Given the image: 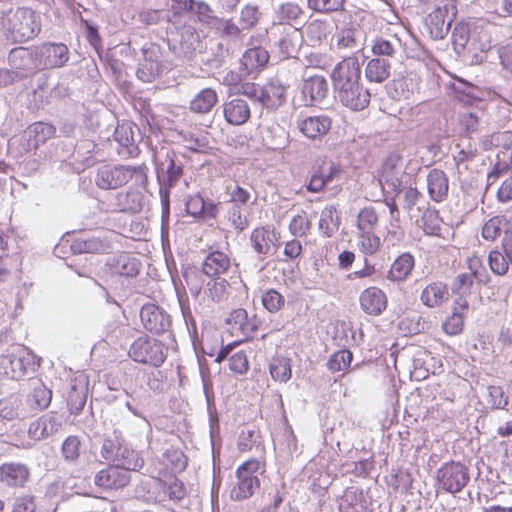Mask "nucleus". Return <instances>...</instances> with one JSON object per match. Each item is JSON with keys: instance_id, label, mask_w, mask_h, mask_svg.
<instances>
[{"instance_id": "obj_1", "label": "nucleus", "mask_w": 512, "mask_h": 512, "mask_svg": "<svg viewBox=\"0 0 512 512\" xmlns=\"http://www.w3.org/2000/svg\"><path fill=\"white\" fill-rule=\"evenodd\" d=\"M147 167L145 165L139 166H125V165H104L97 171L95 177L96 185L101 189H117L133 182L135 187H146L148 182Z\"/></svg>"}, {"instance_id": "obj_2", "label": "nucleus", "mask_w": 512, "mask_h": 512, "mask_svg": "<svg viewBox=\"0 0 512 512\" xmlns=\"http://www.w3.org/2000/svg\"><path fill=\"white\" fill-rule=\"evenodd\" d=\"M265 472V464L256 459H250L236 470V482L231 490L233 500L250 498L260 487L259 476Z\"/></svg>"}, {"instance_id": "obj_3", "label": "nucleus", "mask_w": 512, "mask_h": 512, "mask_svg": "<svg viewBox=\"0 0 512 512\" xmlns=\"http://www.w3.org/2000/svg\"><path fill=\"white\" fill-rule=\"evenodd\" d=\"M129 356L136 362L159 367L166 359V349L157 339L142 336L131 344Z\"/></svg>"}, {"instance_id": "obj_4", "label": "nucleus", "mask_w": 512, "mask_h": 512, "mask_svg": "<svg viewBox=\"0 0 512 512\" xmlns=\"http://www.w3.org/2000/svg\"><path fill=\"white\" fill-rule=\"evenodd\" d=\"M361 73V64L356 55L343 58L330 73L333 91L361 81Z\"/></svg>"}, {"instance_id": "obj_5", "label": "nucleus", "mask_w": 512, "mask_h": 512, "mask_svg": "<svg viewBox=\"0 0 512 512\" xmlns=\"http://www.w3.org/2000/svg\"><path fill=\"white\" fill-rule=\"evenodd\" d=\"M437 479L445 491L458 493L469 481L468 470L460 462L446 463L437 471Z\"/></svg>"}, {"instance_id": "obj_6", "label": "nucleus", "mask_w": 512, "mask_h": 512, "mask_svg": "<svg viewBox=\"0 0 512 512\" xmlns=\"http://www.w3.org/2000/svg\"><path fill=\"white\" fill-rule=\"evenodd\" d=\"M69 59V50L62 43H46L35 52L34 68L47 69L64 66Z\"/></svg>"}, {"instance_id": "obj_7", "label": "nucleus", "mask_w": 512, "mask_h": 512, "mask_svg": "<svg viewBox=\"0 0 512 512\" xmlns=\"http://www.w3.org/2000/svg\"><path fill=\"white\" fill-rule=\"evenodd\" d=\"M333 92L335 99L352 111H362L370 103V91L364 87L362 81L336 89Z\"/></svg>"}, {"instance_id": "obj_8", "label": "nucleus", "mask_w": 512, "mask_h": 512, "mask_svg": "<svg viewBox=\"0 0 512 512\" xmlns=\"http://www.w3.org/2000/svg\"><path fill=\"white\" fill-rule=\"evenodd\" d=\"M143 60L139 63L137 77L146 83L154 81L162 72V53L155 44L146 45L143 50Z\"/></svg>"}, {"instance_id": "obj_9", "label": "nucleus", "mask_w": 512, "mask_h": 512, "mask_svg": "<svg viewBox=\"0 0 512 512\" xmlns=\"http://www.w3.org/2000/svg\"><path fill=\"white\" fill-rule=\"evenodd\" d=\"M226 325L232 335L242 337L241 341L252 338L258 330L260 321L256 316L248 317L245 309L238 308L230 312L225 320Z\"/></svg>"}, {"instance_id": "obj_10", "label": "nucleus", "mask_w": 512, "mask_h": 512, "mask_svg": "<svg viewBox=\"0 0 512 512\" xmlns=\"http://www.w3.org/2000/svg\"><path fill=\"white\" fill-rule=\"evenodd\" d=\"M278 241V233L270 226L257 227L250 235L251 246L262 260L277 251Z\"/></svg>"}, {"instance_id": "obj_11", "label": "nucleus", "mask_w": 512, "mask_h": 512, "mask_svg": "<svg viewBox=\"0 0 512 512\" xmlns=\"http://www.w3.org/2000/svg\"><path fill=\"white\" fill-rule=\"evenodd\" d=\"M140 318L144 328L151 333H164L171 326L170 315L155 304L142 306Z\"/></svg>"}, {"instance_id": "obj_12", "label": "nucleus", "mask_w": 512, "mask_h": 512, "mask_svg": "<svg viewBox=\"0 0 512 512\" xmlns=\"http://www.w3.org/2000/svg\"><path fill=\"white\" fill-rule=\"evenodd\" d=\"M130 473L118 465H110L100 470L94 477V483L102 490H118L129 484Z\"/></svg>"}, {"instance_id": "obj_13", "label": "nucleus", "mask_w": 512, "mask_h": 512, "mask_svg": "<svg viewBox=\"0 0 512 512\" xmlns=\"http://www.w3.org/2000/svg\"><path fill=\"white\" fill-rule=\"evenodd\" d=\"M279 38L274 45L281 58L295 57L303 43V33L296 27H276Z\"/></svg>"}, {"instance_id": "obj_14", "label": "nucleus", "mask_w": 512, "mask_h": 512, "mask_svg": "<svg viewBox=\"0 0 512 512\" xmlns=\"http://www.w3.org/2000/svg\"><path fill=\"white\" fill-rule=\"evenodd\" d=\"M163 153V150L155 155L156 168L158 179H161L160 174L162 173L164 184L167 188H172L179 181V179L183 175V165L181 161H179L174 152L166 151L165 152V162L157 163L158 157Z\"/></svg>"}, {"instance_id": "obj_15", "label": "nucleus", "mask_w": 512, "mask_h": 512, "mask_svg": "<svg viewBox=\"0 0 512 512\" xmlns=\"http://www.w3.org/2000/svg\"><path fill=\"white\" fill-rule=\"evenodd\" d=\"M331 118L326 115L308 116L297 121V128L308 139H320L331 128Z\"/></svg>"}, {"instance_id": "obj_16", "label": "nucleus", "mask_w": 512, "mask_h": 512, "mask_svg": "<svg viewBox=\"0 0 512 512\" xmlns=\"http://www.w3.org/2000/svg\"><path fill=\"white\" fill-rule=\"evenodd\" d=\"M361 309L368 315L378 316L387 307V296L383 290L378 287H369L361 292L360 297Z\"/></svg>"}, {"instance_id": "obj_17", "label": "nucleus", "mask_w": 512, "mask_h": 512, "mask_svg": "<svg viewBox=\"0 0 512 512\" xmlns=\"http://www.w3.org/2000/svg\"><path fill=\"white\" fill-rule=\"evenodd\" d=\"M223 115L227 123L233 126L245 124L250 116V106L242 98H233L223 104Z\"/></svg>"}, {"instance_id": "obj_18", "label": "nucleus", "mask_w": 512, "mask_h": 512, "mask_svg": "<svg viewBox=\"0 0 512 512\" xmlns=\"http://www.w3.org/2000/svg\"><path fill=\"white\" fill-rule=\"evenodd\" d=\"M113 233H105L102 236H94L87 239H78L72 244V249L77 253H108L113 249Z\"/></svg>"}, {"instance_id": "obj_19", "label": "nucleus", "mask_w": 512, "mask_h": 512, "mask_svg": "<svg viewBox=\"0 0 512 512\" xmlns=\"http://www.w3.org/2000/svg\"><path fill=\"white\" fill-rule=\"evenodd\" d=\"M328 92V84L323 76H311L304 80L302 85V96L304 105L312 106L322 101Z\"/></svg>"}, {"instance_id": "obj_20", "label": "nucleus", "mask_w": 512, "mask_h": 512, "mask_svg": "<svg viewBox=\"0 0 512 512\" xmlns=\"http://www.w3.org/2000/svg\"><path fill=\"white\" fill-rule=\"evenodd\" d=\"M230 257L222 251L210 252L202 263V273L209 278L221 277L231 268Z\"/></svg>"}, {"instance_id": "obj_21", "label": "nucleus", "mask_w": 512, "mask_h": 512, "mask_svg": "<svg viewBox=\"0 0 512 512\" xmlns=\"http://www.w3.org/2000/svg\"><path fill=\"white\" fill-rule=\"evenodd\" d=\"M427 190L430 198L435 202H442L448 196L449 180L444 171L432 169L427 177Z\"/></svg>"}, {"instance_id": "obj_22", "label": "nucleus", "mask_w": 512, "mask_h": 512, "mask_svg": "<svg viewBox=\"0 0 512 512\" xmlns=\"http://www.w3.org/2000/svg\"><path fill=\"white\" fill-rule=\"evenodd\" d=\"M28 467L19 463H5L0 466V482L13 487H22L29 479Z\"/></svg>"}, {"instance_id": "obj_23", "label": "nucleus", "mask_w": 512, "mask_h": 512, "mask_svg": "<svg viewBox=\"0 0 512 512\" xmlns=\"http://www.w3.org/2000/svg\"><path fill=\"white\" fill-rule=\"evenodd\" d=\"M108 265L114 274L134 277L139 273V260L129 253H121L108 260Z\"/></svg>"}, {"instance_id": "obj_24", "label": "nucleus", "mask_w": 512, "mask_h": 512, "mask_svg": "<svg viewBox=\"0 0 512 512\" xmlns=\"http://www.w3.org/2000/svg\"><path fill=\"white\" fill-rule=\"evenodd\" d=\"M415 266L414 257L404 252L400 254L391 264L387 272V279L392 282H403L407 280Z\"/></svg>"}, {"instance_id": "obj_25", "label": "nucleus", "mask_w": 512, "mask_h": 512, "mask_svg": "<svg viewBox=\"0 0 512 512\" xmlns=\"http://www.w3.org/2000/svg\"><path fill=\"white\" fill-rule=\"evenodd\" d=\"M391 75V62L387 58L375 57L367 62L365 77L370 83H383Z\"/></svg>"}, {"instance_id": "obj_26", "label": "nucleus", "mask_w": 512, "mask_h": 512, "mask_svg": "<svg viewBox=\"0 0 512 512\" xmlns=\"http://www.w3.org/2000/svg\"><path fill=\"white\" fill-rule=\"evenodd\" d=\"M114 139L118 143V154L123 157H129L135 154L137 149L134 139L133 128L130 123L118 125L114 132Z\"/></svg>"}, {"instance_id": "obj_27", "label": "nucleus", "mask_w": 512, "mask_h": 512, "mask_svg": "<svg viewBox=\"0 0 512 512\" xmlns=\"http://www.w3.org/2000/svg\"><path fill=\"white\" fill-rule=\"evenodd\" d=\"M303 15L304 11L298 4L287 2L276 9L274 23L278 24V27H282L283 24L294 27L302 22Z\"/></svg>"}, {"instance_id": "obj_28", "label": "nucleus", "mask_w": 512, "mask_h": 512, "mask_svg": "<svg viewBox=\"0 0 512 512\" xmlns=\"http://www.w3.org/2000/svg\"><path fill=\"white\" fill-rule=\"evenodd\" d=\"M448 12L441 9H435L430 12L426 18V26L433 39H443L450 28L451 21L446 20Z\"/></svg>"}, {"instance_id": "obj_29", "label": "nucleus", "mask_w": 512, "mask_h": 512, "mask_svg": "<svg viewBox=\"0 0 512 512\" xmlns=\"http://www.w3.org/2000/svg\"><path fill=\"white\" fill-rule=\"evenodd\" d=\"M156 488L163 494L158 495L160 501L168 497L170 500L179 501L186 495L184 484L175 477H170L168 480L153 479Z\"/></svg>"}, {"instance_id": "obj_30", "label": "nucleus", "mask_w": 512, "mask_h": 512, "mask_svg": "<svg viewBox=\"0 0 512 512\" xmlns=\"http://www.w3.org/2000/svg\"><path fill=\"white\" fill-rule=\"evenodd\" d=\"M218 102V94L212 88L199 91L190 102V110L197 114H207Z\"/></svg>"}, {"instance_id": "obj_31", "label": "nucleus", "mask_w": 512, "mask_h": 512, "mask_svg": "<svg viewBox=\"0 0 512 512\" xmlns=\"http://www.w3.org/2000/svg\"><path fill=\"white\" fill-rule=\"evenodd\" d=\"M115 204L120 211L137 213L143 207L144 196L135 189L120 192L115 196Z\"/></svg>"}, {"instance_id": "obj_32", "label": "nucleus", "mask_w": 512, "mask_h": 512, "mask_svg": "<svg viewBox=\"0 0 512 512\" xmlns=\"http://www.w3.org/2000/svg\"><path fill=\"white\" fill-rule=\"evenodd\" d=\"M332 33V26L329 22L323 20H313L305 28V35L312 46L326 41Z\"/></svg>"}, {"instance_id": "obj_33", "label": "nucleus", "mask_w": 512, "mask_h": 512, "mask_svg": "<svg viewBox=\"0 0 512 512\" xmlns=\"http://www.w3.org/2000/svg\"><path fill=\"white\" fill-rule=\"evenodd\" d=\"M268 61V51L260 46L246 50L241 59V63L248 73L264 67Z\"/></svg>"}, {"instance_id": "obj_34", "label": "nucleus", "mask_w": 512, "mask_h": 512, "mask_svg": "<svg viewBox=\"0 0 512 512\" xmlns=\"http://www.w3.org/2000/svg\"><path fill=\"white\" fill-rule=\"evenodd\" d=\"M512 221L505 216H494L486 221L482 227V237L487 241H494L503 232L509 230Z\"/></svg>"}, {"instance_id": "obj_35", "label": "nucleus", "mask_w": 512, "mask_h": 512, "mask_svg": "<svg viewBox=\"0 0 512 512\" xmlns=\"http://www.w3.org/2000/svg\"><path fill=\"white\" fill-rule=\"evenodd\" d=\"M228 286H229V283L225 278H222V277L210 278V280L206 283V286L204 288V294L213 303H221L228 299V296H229Z\"/></svg>"}, {"instance_id": "obj_36", "label": "nucleus", "mask_w": 512, "mask_h": 512, "mask_svg": "<svg viewBox=\"0 0 512 512\" xmlns=\"http://www.w3.org/2000/svg\"><path fill=\"white\" fill-rule=\"evenodd\" d=\"M338 172V168L333 164L328 168L322 167L312 174L309 183L306 185V189L312 193L322 191L323 188L334 179L335 174Z\"/></svg>"}, {"instance_id": "obj_37", "label": "nucleus", "mask_w": 512, "mask_h": 512, "mask_svg": "<svg viewBox=\"0 0 512 512\" xmlns=\"http://www.w3.org/2000/svg\"><path fill=\"white\" fill-rule=\"evenodd\" d=\"M446 285L438 282L428 285L421 294V301L428 307H436L448 299Z\"/></svg>"}, {"instance_id": "obj_38", "label": "nucleus", "mask_w": 512, "mask_h": 512, "mask_svg": "<svg viewBox=\"0 0 512 512\" xmlns=\"http://www.w3.org/2000/svg\"><path fill=\"white\" fill-rule=\"evenodd\" d=\"M116 465L130 473V471H139L144 465V459L140 452L130 447L122 446L116 460Z\"/></svg>"}, {"instance_id": "obj_39", "label": "nucleus", "mask_w": 512, "mask_h": 512, "mask_svg": "<svg viewBox=\"0 0 512 512\" xmlns=\"http://www.w3.org/2000/svg\"><path fill=\"white\" fill-rule=\"evenodd\" d=\"M474 278L468 273H460L457 275L452 283L451 289L453 293L458 294L460 297L456 300V304L462 309L468 308V302L464 299V296L470 294L473 286Z\"/></svg>"}, {"instance_id": "obj_40", "label": "nucleus", "mask_w": 512, "mask_h": 512, "mask_svg": "<svg viewBox=\"0 0 512 512\" xmlns=\"http://www.w3.org/2000/svg\"><path fill=\"white\" fill-rule=\"evenodd\" d=\"M339 227V216L334 206H326L320 216L319 230L325 237H331Z\"/></svg>"}, {"instance_id": "obj_41", "label": "nucleus", "mask_w": 512, "mask_h": 512, "mask_svg": "<svg viewBox=\"0 0 512 512\" xmlns=\"http://www.w3.org/2000/svg\"><path fill=\"white\" fill-rule=\"evenodd\" d=\"M263 105L267 107L278 106L286 96V86L279 80H271L264 87Z\"/></svg>"}, {"instance_id": "obj_42", "label": "nucleus", "mask_w": 512, "mask_h": 512, "mask_svg": "<svg viewBox=\"0 0 512 512\" xmlns=\"http://www.w3.org/2000/svg\"><path fill=\"white\" fill-rule=\"evenodd\" d=\"M381 239L374 231L358 232L357 245L359 250L366 256L376 254L381 247Z\"/></svg>"}, {"instance_id": "obj_43", "label": "nucleus", "mask_w": 512, "mask_h": 512, "mask_svg": "<svg viewBox=\"0 0 512 512\" xmlns=\"http://www.w3.org/2000/svg\"><path fill=\"white\" fill-rule=\"evenodd\" d=\"M269 370L275 381L287 382L292 375L290 359L283 356L274 357L270 362Z\"/></svg>"}, {"instance_id": "obj_44", "label": "nucleus", "mask_w": 512, "mask_h": 512, "mask_svg": "<svg viewBox=\"0 0 512 512\" xmlns=\"http://www.w3.org/2000/svg\"><path fill=\"white\" fill-rule=\"evenodd\" d=\"M202 274L203 273L195 267H188L182 273L185 284L195 300L200 297L203 288L204 279Z\"/></svg>"}, {"instance_id": "obj_45", "label": "nucleus", "mask_w": 512, "mask_h": 512, "mask_svg": "<svg viewBox=\"0 0 512 512\" xmlns=\"http://www.w3.org/2000/svg\"><path fill=\"white\" fill-rule=\"evenodd\" d=\"M379 222V216L372 206L364 207L357 215L356 226L358 232L374 231Z\"/></svg>"}, {"instance_id": "obj_46", "label": "nucleus", "mask_w": 512, "mask_h": 512, "mask_svg": "<svg viewBox=\"0 0 512 512\" xmlns=\"http://www.w3.org/2000/svg\"><path fill=\"white\" fill-rule=\"evenodd\" d=\"M186 210L193 216L206 217L214 215L216 206L213 203H206L200 195H195L186 202Z\"/></svg>"}, {"instance_id": "obj_47", "label": "nucleus", "mask_w": 512, "mask_h": 512, "mask_svg": "<svg viewBox=\"0 0 512 512\" xmlns=\"http://www.w3.org/2000/svg\"><path fill=\"white\" fill-rule=\"evenodd\" d=\"M87 399V388L85 385L77 386L72 384L68 394V406L72 414L78 415L84 408Z\"/></svg>"}, {"instance_id": "obj_48", "label": "nucleus", "mask_w": 512, "mask_h": 512, "mask_svg": "<svg viewBox=\"0 0 512 512\" xmlns=\"http://www.w3.org/2000/svg\"><path fill=\"white\" fill-rule=\"evenodd\" d=\"M405 231L400 225V220H390L386 226V233L383 242L387 248L400 246L404 241Z\"/></svg>"}, {"instance_id": "obj_49", "label": "nucleus", "mask_w": 512, "mask_h": 512, "mask_svg": "<svg viewBox=\"0 0 512 512\" xmlns=\"http://www.w3.org/2000/svg\"><path fill=\"white\" fill-rule=\"evenodd\" d=\"M352 359L353 355L349 350H339L330 356L326 366L332 373L345 371L350 366Z\"/></svg>"}, {"instance_id": "obj_50", "label": "nucleus", "mask_w": 512, "mask_h": 512, "mask_svg": "<svg viewBox=\"0 0 512 512\" xmlns=\"http://www.w3.org/2000/svg\"><path fill=\"white\" fill-rule=\"evenodd\" d=\"M421 222L425 234L432 236L440 234L442 219L436 210L426 209L422 214Z\"/></svg>"}, {"instance_id": "obj_51", "label": "nucleus", "mask_w": 512, "mask_h": 512, "mask_svg": "<svg viewBox=\"0 0 512 512\" xmlns=\"http://www.w3.org/2000/svg\"><path fill=\"white\" fill-rule=\"evenodd\" d=\"M457 148L459 150L454 154L453 158L456 163L458 172L460 173L462 165L465 169H467V166L464 164L468 161H473L476 158L477 149L469 141H462L461 143H458Z\"/></svg>"}, {"instance_id": "obj_52", "label": "nucleus", "mask_w": 512, "mask_h": 512, "mask_svg": "<svg viewBox=\"0 0 512 512\" xmlns=\"http://www.w3.org/2000/svg\"><path fill=\"white\" fill-rule=\"evenodd\" d=\"M261 13L256 5L247 4L240 11L239 22L244 30L253 29L259 22Z\"/></svg>"}, {"instance_id": "obj_53", "label": "nucleus", "mask_w": 512, "mask_h": 512, "mask_svg": "<svg viewBox=\"0 0 512 512\" xmlns=\"http://www.w3.org/2000/svg\"><path fill=\"white\" fill-rule=\"evenodd\" d=\"M471 27L468 23H458L452 32V43L457 52L463 50L471 39Z\"/></svg>"}, {"instance_id": "obj_54", "label": "nucleus", "mask_w": 512, "mask_h": 512, "mask_svg": "<svg viewBox=\"0 0 512 512\" xmlns=\"http://www.w3.org/2000/svg\"><path fill=\"white\" fill-rule=\"evenodd\" d=\"M61 427V421L54 413L42 416L37 423V431L42 437H48L56 433Z\"/></svg>"}, {"instance_id": "obj_55", "label": "nucleus", "mask_w": 512, "mask_h": 512, "mask_svg": "<svg viewBox=\"0 0 512 512\" xmlns=\"http://www.w3.org/2000/svg\"><path fill=\"white\" fill-rule=\"evenodd\" d=\"M397 45V40L390 41L380 37L374 40L372 45V53L376 57L389 59L395 55L397 51Z\"/></svg>"}, {"instance_id": "obj_56", "label": "nucleus", "mask_w": 512, "mask_h": 512, "mask_svg": "<svg viewBox=\"0 0 512 512\" xmlns=\"http://www.w3.org/2000/svg\"><path fill=\"white\" fill-rule=\"evenodd\" d=\"M344 0H307L308 7L318 13H332L344 9Z\"/></svg>"}, {"instance_id": "obj_57", "label": "nucleus", "mask_w": 512, "mask_h": 512, "mask_svg": "<svg viewBox=\"0 0 512 512\" xmlns=\"http://www.w3.org/2000/svg\"><path fill=\"white\" fill-rule=\"evenodd\" d=\"M260 435L255 430H243L238 437V449L241 452H249L260 447Z\"/></svg>"}, {"instance_id": "obj_58", "label": "nucleus", "mask_w": 512, "mask_h": 512, "mask_svg": "<svg viewBox=\"0 0 512 512\" xmlns=\"http://www.w3.org/2000/svg\"><path fill=\"white\" fill-rule=\"evenodd\" d=\"M466 265L472 275L479 283L485 284L488 281V275L483 265V261L479 256L473 255L467 258Z\"/></svg>"}, {"instance_id": "obj_59", "label": "nucleus", "mask_w": 512, "mask_h": 512, "mask_svg": "<svg viewBox=\"0 0 512 512\" xmlns=\"http://www.w3.org/2000/svg\"><path fill=\"white\" fill-rule=\"evenodd\" d=\"M262 304L271 313L278 312L285 304V298L274 289L265 291L262 295Z\"/></svg>"}, {"instance_id": "obj_60", "label": "nucleus", "mask_w": 512, "mask_h": 512, "mask_svg": "<svg viewBox=\"0 0 512 512\" xmlns=\"http://www.w3.org/2000/svg\"><path fill=\"white\" fill-rule=\"evenodd\" d=\"M348 504L361 507V512H365L368 508V502L363 491L354 488L348 489L341 499V507H346Z\"/></svg>"}, {"instance_id": "obj_61", "label": "nucleus", "mask_w": 512, "mask_h": 512, "mask_svg": "<svg viewBox=\"0 0 512 512\" xmlns=\"http://www.w3.org/2000/svg\"><path fill=\"white\" fill-rule=\"evenodd\" d=\"M32 61V52L28 48L17 47L11 50L9 62L15 69H24Z\"/></svg>"}, {"instance_id": "obj_62", "label": "nucleus", "mask_w": 512, "mask_h": 512, "mask_svg": "<svg viewBox=\"0 0 512 512\" xmlns=\"http://www.w3.org/2000/svg\"><path fill=\"white\" fill-rule=\"evenodd\" d=\"M228 220L237 231H243L249 226L248 215L244 208L238 205H232L228 211Z\"/></svg>"}, {"instance_id": "obj_63", "label": "nucleus", "mask_w": 512, "mask_h": 512, "mask_svg": "<svg viewBox=\"0 0 512 512\" xmlns=\"http://www.w3.org/2000/svg\"><path fill=\"white\" fill-rule=\"evenodd\" d=\"M311 228V222L306 216L305 212L297 214L292 218L289 224V231L296 237L305 236Z\"/></svg>"}, {"instance_id": "obj_64", "label": "nucleus", "mask_w": 512, "mask_h": 512, "mask_svg": "<svg viewBox=\"0 0 512 512\" xmlns=\"http://www.w3.org/2000/svg\"><path fill=\"white\" fill-rule=\"evenodd\" d=\"M165 461L171 465L174 472H180L187 466V458L182 451L170 448L164 453Z\"/></svg>"}]
</instances>
